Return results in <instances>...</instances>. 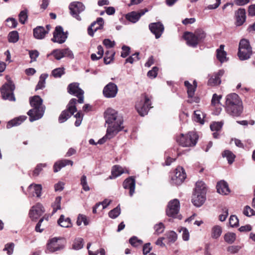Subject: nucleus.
I'll use <instances>...</instances> for the list:
<instances>
[{
    "instance_id": "57",
    "label": "nucleus",
    "mask_w": 255,
    "mask_h": 255,
    "mask_svg": "<svg viewBox=\"0 0 255 255\" xmlns=\"http://www.w3.org/2000/svg\"><path fill=\"white\" fill-rule=\"evenodd\" d=\"M6 25L10 28H15L17 25V22L15 18H8L6 20Z\"/></svg>"
},
{
    "instance_id": "35",
    "label": "nucleus",
    "mask_w": 255,
    "mask_h": 255,
    "mask_svg": "<svg viewBox=\"0 0 255 255\" xmlns=\"http://www.w3.org/2000/svg\"><path fill=\"white\" fill-rule=\"evenodd\" d=\"M142 14H143V13H140L135 11H132L128 13L126 17L129 21L134 23L139 19Z\"/></svg>"
},
{
    "instance_id": "53",
    "label": "nucleus",
    "mask_w": 255,
    "mask_h": 255,
    "mask_svg": "<svg viewBox=\"0 0 255 255\" xmlns=\"http://www.w3.org/2000/svg\"><path fill=\"white\" fill-rule=\"evenodd\" d=\"M158 70L157 67H153L151 70L147 72V76L151 79L155 78L157 75Z\"/></svg>"
},
{
    "instance_id": "7",
    "label": "nucleus",
    "mask_w": 255,
    "mask_h": 255,
    "mask_svg": "<svg viewBox=\"0 0 255 255\" xmlns=\"http://www.w3.org/2000/svg\"><path fill=\"white\" fill-rule=\"evenodd\" d=\"M66 241L64 238L54 237L49 239L46 245V253H52L63 250Z\"/></svg>"
},
{
    "instance_id": "48",
    "label": "nucleus",
    "mask_w": 255,
    "mask_h": 255,
    "mask_svg": "<svg viewBox=\"0 0 255 255\" xmlns=\"http://www.w3.org/2000/svg\"><path fill=\"white\" fill-rule=\"evenodd\" d=\"M82 222H83L85 226L89 224V220L87 219V217L84 215L79 214L77 218L76 224L78 226H80Z\"/></svg>"
},
{
    "instance_id": "5",
    "label": "nucleus",
    "mask_w": 255,
    "mask_h": 255,
    "mask_svg": "<svg viewBox=\"0 0 255 255\" xmlns=\"http://www.w3.org/2000/svg\"><path fill=\"white\" fill-rule=\"evenodd\" d=\"M5 78L7 82L1 87V97L3 100L14 102L15 101L13 93L15 88V85L8 76H6Z\"/></svg>"
},
{
    "instance_id": "16",
    "label": "nucleus",
    "mask_w": 255,
    "mask_h": 255,
    "mask_svg": "<svg viewBox=\"0 0 255 255\" xmlns=\"http://www.w3.org/2000/svg\"><path fill=\"white\" fill-rule=\"evenodd\" d=\"M118 91L117 86L114 83L110 82L104 87L103 93L105 97L112 98L116 96Z\"/></svg>"
},
{
    "instance_id": "12",
    "label": "nucleus",
    "mask_w": 255,
    "mask_h": 255,
    "mask_svg": "<svg viewBox=\"0 0 255 255\" xmlns=\"http://www.w3.org/2000/svg\"><path fill=\"white\" fill-rule=\"evenodd\" d=\"M69 8L72 16L79 21L81 20L79 14L85 10L84 5L81 2L75 1L70 4Z\"/></svg>"
},
{
    "instance_id": "36",
    "label": "nucleus",
    "mask_w": 255,
    "mask_h": 255,
    "mask_svg": "<svg viewBox=\"0 0 255 255\" xmlns=\"http://www.w3.org/2000/svg\"><path fill=\"white\" fill-rule=\"evenodd\" d=\"M115 52L113 50H108L105 53V56L104 58V62L105 64H110L113 61Z\"/></svg>"
},
{
    "instance_id": "56",
    "label": "nucleus",
    "mask_w": 255,
    "mask_h": 255,
    "mask_svg": "<svg viewBox=\"0 0 255 255\" xmlns=\"http://www.w3.org/2000/svg\"><path fill=\"white\" fill-rule=\"evenodd\" d=\"M52 54L57 60H60L62 58L64 57L62 49H55L52 51Z\"/></svg>"
},
{
    "instance_id": "40",
    "label": "nucleus",
    "mask_w": 255,
    "mask_h": 255,
    "mask_svg": "<svg viewBox=\"0 0 255 255\" xmlns=\"http://www.w3.org/2000/svg\"><path fill=\"white\" fill-rule=\"evenodd\" d=\"M8 40L9 42H16L19 40L18 32L16 30L10 32L8 35Z\"/></svg>"
},
{
    "instance_id": "20",
    "label": "nucleus",
    "mask_w": 255,
    "mask_h": 255,
    "mask_svg": "<svg viewBox=\"0 0 255 255\" xmlns=\"http://www.w3.org/2000/svg\"><path fill=\"white\" fill-rule=\"evenodd\" d=\"M104 24V20L102 17H99L96 21L92 22L88 28V33L91 36H93L94 32L98 29H102Z\"/></svg>"
},
{
    "instance_id": "15",
    "label": "nucleus",
    "mask_w": 255,
    "mask_h": 255,
    "mask_svg": "<svg viewBox=\"0 0 255 255\" xmlns=\"http://www.w3.org/2000/svg\"><path fill=\"white\" fill-rule=\"evenodd\" d=\"M51 28L50 24H47L46 27L42 26H37L33 30V34L35 38L37 39H44Z\"/></svg>"
},
{
    "instance_id": "54",
    "label": "nucleus",
    "mask_w": 255,
    "mask_h": 255,
    "mask_svg": "<svg viewBox=\"0 0 255 255\" xmlns=\"http://www.w3.org/2000/svg\"><path fill=\"white\" fill-rule=\"evenodd\" d=\"M139 52H135L134 54L126 59V63H130L132 64L134 61L138 60L139 59Z\"/></svg>"
},
{
    "instance_id": "6",
    "label": "nucleus",
    "mask_w": 255,
    "mask_h": 255,
    "mask_svg": "<svg viewBox=\"0 0 255 255\" xmlns=\"http://www.w3.org/2000/svg\"><path fill=\"white\" fill-rule=\"evenodd\" d=\"M252 54V48L249 41L246 39H241L239 43L238 52L240 60H247L251 57Z\"/></svg>"
},
{
    "instance_id": "31",
    "label": "nucleus",
    "mask_w": 255,
    "mask_h": 255,
    "mask_svg": "<svg viewBox=\"0 0 255 255\" xmlns=\"http://www.w3.org/2000/svg\"><path fill=\"white\" fill-rule=\"evenodd\" d=\"M27 117L25 116H20L15 118L9 121L6 125V128H9L14 126H18L23 123L26 119Z\"/></svg>"
},
{
    "instance_id": "60",
    "label": "nucleus",
    "mask_w": 255,
    "mask_h": 255,
    "mask_svg": "<svg viewBox=\"0 0 255 255\" xmlns=\"http://www.w3.org/2000/svg\"><path fill=\"white\" fill-rule=\"evenodd\" d=\"M164 225L162 223H159L154 226L155 233L159 235L163 232L164 230Z\"/></svg>"
},
{
    "instance_id": "32",
    "label": "nucleus",
    "mask_w": 255,
    "mask_h": 255,
    "mask_svg": "<svg viewBox=\"0 0 255 255\" xmlns=\"http://www.w3.org/2000/svg\"><path fill=\"white\" fill-rule=\"evenodd\" d=\"M207 191V188L205 183L202 181H198L196 183L194 192L198 194H202L206 195Z\"/></svg>"
},
{
    "instance_id": "14",
    "label": "nucleus",
    "mask_w": 255,
    "mask_h": 255,
    "mask_svg": "<svg viewBox=\"0 0 255 255\" xmlns=\"http://www.w3.org/2000/svg\"><path fill=\"white\" fill-rule=\"evenodd\" d=\"M67 38L66 33L63 31V29L61 26H57L53 32V37L51 40L53 42H57L60 44L63 43Z\"/></svg>"
},
{
    "instance_id": "52",
    "label": "nucleus",
    "mask_w": 255,
    "mask_h": 255,
    "mask_svg": "<svg viewBox=\"0 0 255 255\" xmlns=\"http://www.w3.org/2000/svg\"><path fill=\"white\" fill-rule=\"evenodd\" d=\"M46 166V164L45 163L38 164L33 171V175L34 176H37L39 174L40 172L42 170V168Z\"/></svg>"
},
{
    "instance_id": "24",
    "label": "nucleus",
    "mask_w": 255,
    "mask_h": 255,
    "mask_svg": "<svg viewBox=\"0 0 255 255\" xmlns=\"http://www.w3.org/2000/svg\"><path fill=\"white\" fill-rule=\"evenodd\" d=\"M246 12L244 8H240L235 12L236 25L241 26L246 19Z\"/></svg>"
},
{
    "instance_id": "10",
    "label": "nucleus",
    "mask_w": 255,
    "mask_h": 255,
    "mask_svg": "<svg viewBox=\"0 0 255 255\" xmlns=\"http://www.w3.org/2000/svg\"><path fill=\"white\" fill-rule=\"evenodd\" d=\"M186 178V174L184 168L181 166H178L171 174L170 183L173 185H179Z\"/></svg>"
},
{
    "instance_id": "2",
    "label": "nucleus",
    "mask_w": 255,
    "mask_h": 255,
    "mask_svg": "<svg viewBox=\"0 0 255 255\" xmlns=\"http://www.w3.org/2000/svg\"><path fill=\"white\" fill-rule=\"evenodd\" d=\"M43 100L39 96H34L30 99V104L33 108L27 112L29 121L33 122L42 118L44 110L42 107Z\"/></svg>"
},
{
    "instance_id": "26",
    "label": "nucleus",
    "mask_w": 255,
    "mask_h": 255,
    "mask_svg": "<svg viewBox=\"0 0 255 255\" xmlns=\"http://www.w3.org/2000/svg\"><path fill=\"white\" fill-rule=\"evenodd\" d=\"M206 199V195L193 192L192 197V202L195 206L200 207L204 204Z\"/></svg>"
},
{
    "instance_id": "37",
    "label": "nucleus",
    "mask_w": 255,
    "mask_h": 255,
    "mask_svg": "<svg viewBox=\"0 0 255 255\" xmlns=\"http://www.w3.org/2000/svg\"><path fill=\"white\" fill-rule=\"evenodd\" d=\"M222 155L223 157H226L229 164H231L233 163L236 157V155L229 150L224 151Z\"/></svg>"
},
{
    "instance_id": "17",
    "label": "nucleus",
    "mask_w": 255,
    "mask_h": 255,
    "mask_svg": "<svg viewBox=\"0 0 255 255\" xmlns=\"http://www.w3.org/2000/svg\"><path fill=\"white\" fill-rule=\"evenodd\" d=\"M227 113L233 117L240 116L243 110L242 103L225 106Z\"/></svg>"
},
{
    "instance_id": "64",
    "label": "nucleus",
    "mask_w": 255,
    "mask_h": 255,
    "mask_svg": "<svg viewBox=\"0 0 255 255\" xmlns=\"http://www.w3.org/2000/svg\"><path fill=\"white\" fill-rule=\"evenodd\" d=\"M229 224L231 227H236L239 225V220L235 215H231L229 219Z\"/></svg>"
},
{
    "instance_id": "9",
    "label": "nucleus",
    "mask_w": 255,
    "mask_h": 255,
    "mask_svg": "<svg viewBox=\"0 0 255 255\" xmlns=\"http://www.w3.org/2000/svg\"><path fill=\"white\" fill-rule=\"evenodd\" d=\"M141 98L143 101L141 100L139 103L135 105V108L138 114L144 116L146 115L151 107V97L148 96L146 93L141 95Z\"/></svg>"
},
{
    "instance_id": "61",
    "label": "nucleus",
    "mask_w": 255,
    "mask_h": 255,
    "mask_svg": "<svg viewBox=\"0 0 255 255\" xmlns=\"http://www.w3.org/2000/svg\"><path fill=\"white\" fill-rule=\"evenodd\" d=\"M122 50L121 56L123 58H126L130 54V48L128 46L123 45L122 47Z\"/></svg>"
},
{
    "instance_id": "42",
    "label": "nucleus",
    "mask_w": 255,
    "mask_h": 255,
    "mask_svg": "<svg viewBox=\"0 0 255 255\" xmlns=\"http://www.w3.org/2000/svg\"><path fill=\"white\" fill-rule=\"evenodd\" d=\"M129 244L133 247H138L141 246L143 244V241L138 239L136 237L133 236L129 240Z\"/></svg>"
},
{
    "instance_id": "22",
    "label": "nucleus",
    "mask_w": 255,
    "mask_h": 255,
    "mask_svg": "<svg viewBox=\"0 0 255 255\" xmlns=\"http://www.w3.org/2000/svg\"><path fill=\"white\" fill-rule=\"evenodd\" d=\"M123 187L125 189H129V194L132 196L134 193L135 180L134 176H130L123 182Z\"/></svg>"
},
{
    "instance_id": "38",
    "label": "nucleus",
    "mask_w": 255,
    "mask_h": 255,
    "mask_svg": "<svg viewBox=\"0 0 255 255\" xmlns=\"http://www.w3.org/2000/svg\"><path fill=\"white\" fill-rule=\"evenodd\" d=\"M184 86L187 90V94L189 97L192 98L194 96L196 88L191 84L188 81H184Z\"/></svg>"
},
{
    "instance_id": "59",
    "label": "nucleus",
    "mask_w": 255,
    "mask_h": 255,
    "mask_svg": "<svg viewBox=\"0 0 255 255\" xmlns=\"http://www.w3.org/2000/svg\"><path fill=\"white\" fill-rule=\"evenodd\" d=\"M223 124L220 122H215L210 125V128L212 131H218L222 128Z\"/></svg>"
},
{
    "instance_id": "27",
    "label": "nucleus",
    "mask_w": 255,
    "mask_h": 255,
    "mask_svg": "<svg viewBox=\"0 0 255 255\" xmlns=\"http://www.w3.org/2000/svg\"><path fill=\"white\" fill-rule=\"evenodd\" d=\"M73 162L69 159H62L56 161L53 165V171L56 173L61 170V169L67 165L72 166Z\"/></svg>"
},
{
    "instance_id": "23",
    "label": "nucleus",
    "mask_w": 255,
    "mask_h": 255,
    "mask_svg": "<svg viewBox=\"0 0 255 255\" xmlns=\"http://www.w3.org/2000/svg\"><path fill=\"white\" fill-rule=\"evenodd\" d=\"M120 132V130L116 129L114 127H108L107 129L106 134L102 138L100 139L98 141V143L102 144L104 143L107 139H111Z\"/></svg>"
},
{
    "instance_id": "18",
    "label": "nucleus",
    "mask_w": 255,
    "mask_h": 255,
    "mask_svg": "<svg viewBox=\"0 0 255 255\" xmlns=\"http://www.w3.org/2000/svg\"><path fill=\"white\" fill-rule=\"evenodd\" d=\"M44 212L43 206L41 204L38 203L30 210L29 216L31 219L34 221L41 216Z\"/></svg>"
},
{
    "instance_id": "63",
    "label": "nucleus",
    "mask_w": 255,
    "mask_h": 255,
    "mask_svg": "<svg viewBox=\"0 0 255 255\" xmlns=\"http://www.w3.org/2000/svg\"><path fill=\"white\" fill-rule=\"evenodd\" d=\"M29 56L31 58L30 62L36 61V58L38 57L39 53L36 50L29 51Z\"/></svg>"
},
{
    "instance_id": "58",
    "label": "nucleus",
    "mask_w": 255,
    "mask_h": 255,
    "mask_svg": "<svg viewBox=\"0 0 255 255\" xmlns=\"http://www.w3.org/2000/svg\"><path fill=\"white\" fill-rule=\"evenodd\" d=\"M243 213L245 215L250 217L255 215V211L249 206H246L244 208Z\"/></svg>"
},
{
    "instance_id": "4",
    "label": "nucleus",
    "mask_w": 255,
    "mask_h": 255,
    "mask_svg": "<svg viewBox=\"0 0 255 255\" xmlns=\"http://www.w3.org/2000/svg\"><path fill=\"white\" fill-rule=\"evenodd\" d=\"M198 139V135L194 131H189L186 134H181L176 138L177 142L183 147L194 146Z\"/></svg>"
},
{
    "instance_id": "39",
    "label": "nucleus",
    "mask_w": 255,
    "mask_h": 255,
    "mask_svg": "<svg viewBox=\"0 0 255 255\" xmlns=\"http://www.w3.org/2000/svg\"><path fill=\"white\" fill-rule=\"evenodd\" d=\"M47 77L48 74H42L40 75L38 83L36 86L35 90L42 89L45 87V80Z\"/></svg>"
},
{
    "instance_id": "47",
    "label": "nucleus",
    "mask_w": 255,
    "mask_h": 255,
    "mask_svg": "<svg viewBox=\"0 0 255 255\" xmlns=\"http://www.w3.org/2000/svg\"><path fill=\"white\" fill-rule=\"evenodd\" d=\"M222 233V228L219 226H215L212 230V237L215 239L219 238Z\"/></svg>"
},
{
    "instance_id": "1",
    "label": "nucleus",
    "mask_w": 255,
    "mask_h": 255,
    "mask_svg": "<svg viewBox=\"0 0 255 255\" xmlns=\"http://www.w3.org/2000/svg\"><path fill=\"white\" fill-rule=\"evenodd\" d=\"M104 117L106 123L108 125L114 123L112 126H109L108 127H114L116 129L120 130V131L124 130L125 132H128L127 129L122 126L124 120L122 116H119L118 112L112 108H108L104 113Z\"/></svg>"
},
{
    "instance_id": "62",
    "label": "nucleus",
    "mask_w": 255,
    "mask_h": 255,
    "mask_svg": "<svg viewBox=\"0 0 255 255\" xmlns=\"http://www.w3.org/2000/svg\"><path fill=\"white\" fill-rule=\"evenodd\" d=\"M222 98L221 95H218L217 94H214L213 95L211 100V104L214 106H216L217 104H220V101Z\"/></svg>"
},
{
    "instance_id": "3",
    "label": "nucleus",
    "mask_w": 255,
    "mask_h": 255,
    "mask_svg": "<svg viewBox=\"0 0 255 255\" xmlns=\"http://www.w3.org/2000/svg\"><path fill=\"white\" fill-rule=\"evenodd\" d=\"M206 37L205 32L198 29L194 32L186 31L183 35V38L186 41L187 44L192 47H196L200 43L203 42Z\"/></svg>"
},
{
    "instance_id": "29",
    "label": "nucleus",
    "mask_w": 255,
    "mask_h": 255,
    "mask_svg": "<svg viewBox=\"0 0 255 255\" xmlns=\"http://www.w3.org/2000/svg\"><path fill=\"white\" fill-rule=\"evenodd\" d=\"M216 188L217 192L221 194L227 195L230 192L228 183L224 181L218 182Z\"/></svg>"
},
{
    "instance_id": "50",
    "label": "nucleus",
    "mask_w": 255,
    "mask_h": 255,
    "mask_svg": "<svg viewBox=\"0 0 255 255\" xmlns=\"http://www.w3.org/2000/svg\"><path fill=\"white\" fill-rule=\"evenodd\" d=\"M121 213V209L119 206L111 210L109 212V216L112 219H115L119 216Z\"/></svg>"
},
{
    "instance_id": "25",
    "label": "nucleus",
    "mask_w": 255,
    "mask_h": 255,
    "mask_svg": "<svg viewBox=\"0 0 255 255\" xmlns=\"http://www.w3.org/2000/svg\"><path fill=\"white\" fill-rule=\"evenodd\" d=\"M42 186L40 184H31L27 188V194L29 196L33 197L36 195L39 197L41 196Z\"/></svg>"
},
{
    "instance_id": "30",
    "label": "nucleus",
    "mask_w": 255,
    "mask_h": 255,
    "mask_svg": "<svg viewBox=\"0 0 255 255\" xmlns=\"http://www.w3.org/2000/svg\"><path fill=\"white\" fill-rule=\"evenodd\" d=\"M125 172V169L119 165H114L111 170V175L109 176L111 179L116 178Z\"/></svg>"
},
{
    "instance_id": "55",
    "label": "nucleus",
    "mask_w": 255,
    "mask_h": 255,
    "mask_svg": "<svg viewBox=\"0 0 255 255\" xmlns=\"http://www.w3.org/2000/svg\"><path fill=\"white\" fill-rule=\"evenodd\" d=\"M81 184L82 186V188L84 191H88L90 190V187H89L87 182V177L85 175H82L81 177Z\"/></svg>"
},
{
    "instance_id": "49",
    "label": "nucleus",
    "mask_w": 255,
    "mask_h": 255,
    "mask_svg": "<svg viewBox=\"0 0 255 255\" xmlns=\"http://www.w3.org/2000/svg\"><path fill=\"white\" fill-rule=\"evenodd\" d=\"M236 238V234L233 233H228L224 236L225 241L229 244L233 243L235 241Z\"/></svg>"
},
{
    "instance_id": "44",
    "label": "nucleus",
    "mask_w": 255,
    "mask_h": 255,
    "mask_svg": "<svg viewBox=\"0 0 255 255\" xmlns=\"http://www.w3.org/2000/svg\"><path fill=\"white\" fill-rule=\"evenodd\" d=\"M84 240L81 238L76 239L73 244V248L75 250H80L83 247Z\"/></svg>"
},
{
    "instance_id": "28",
    "label": "nucleus",
    "mask_w": 255,
    "mask_h": 255,
    "mask_svg": "<svg viewBox=\"0 0 255 255\" xmlns=\"http://www.w3.org/2000/svg\"><path fill=\"white\" fill-rule=\"evenodd\" d=\"M242 103L239 96L236 93L229 94L226 97V106Z\"/></svg>"
},
{
    "instance_id": "41",
    "label": "nucleus",
    "mask_w": 255,
    "mask_h": 255,
    "mask_svg": "<svg viewBox=\"0 0 255 255\" xmlns=\"http://www.w3.org/2000/svg\"><path fill=\"white\" fill-rule=\"evenodd\" d=\"M165 238L168 240V243H174L177 238L176 233L172 231H169L165 234Z\"/></svg>"
},
{
    "instance_id": "8",
    "label": "nucleus",
    "mask_w": 255,
    "mask_h": 255,
    "mask_svg": "<svg viewBox=\"0 0 255 255\" xmlns=\"http://www.w3.org/2000/svg\"><path fill=\"white\" fill-rule=\"evenodd\" d=\"M76 103V99L72 98L70 100L67 106L66 109L61 112L58 118V121L60 123H63L66 121L74 113L77 112Z\"/></svg>"
},
{
    "instance_id": "19",
    "label": "nucleus",
    "mask_w": 255,
    "mask_h": 255,
    "mask_svg": "<svg viewBox=\"0 0 255 255\" xmlns=\"http://www.w3.org/2000/svg\"><path fill=\"white\" fill-rule=\"evenodd\" d=\"M149 28L150 31L155 35L156 39L160 37L164 29L163 25L160 22L150 23Z\"/></svg>"
},
{
    "instance_id": "11",
    "label": "nucleus",
    "mask_w": 255,
    "mask_h": 255,
    "mask_svg": "<svg viewBox=\"0 0 255 255\" xmlns=\"http://www.w3.org/2000/svg\"><path fill=\"white\" fill-rule=\"evenodd\" d=\"M67 92L72 95H75L78 99L77 102L82 104L84 103V91L79 87V83L73 82L68 85L67 87Z\"/></svg>"
},
{
    "instance_id": "43",
    "label": "nucleus",
    "mask_w": 255,
    "mask_h": 255,
    "mask_svg": "<svg viewBox=\"0 0 255 255\" xmlns=\"http://www.w3.org/2000/svg\"><path fill=\"white\" fill-rule=\"evenodd\" d=\"M28 10L25 9L21 11L18 15L19 21L22 24H24L28 18Z\"/></svg>"
},
{
    "instance_id": "51",
    "label": "nucleus",
    "mask_w": 255,
    "mask_h": 255,
    "mask_svg": "<svg viewBox=\"0 0 255 255\" xmlns=\"http://www.w3.org/2000/svg\"><path fill=\"white\" fill-rule=\"evenodd\" d=\"M14 248V244L13 243H9L5 245V247L3 250V251H6V253L8 255L12 254L13 249Z\"/></svg>"
},
{
    "instance_id": "21",
    "label": "nucleus",
    "mask_w": 255,
    "mask_h": 255,
    "mask_svg": "<svg viewBox=\"0 0 255 255\" xmlns=\"http://www.w3.org/2000/svg\"><path fill=\"white\" fill-rule=\"evenodd\" d=\"M224 74V71L220 70L218 72L211 75L208 80V85L211 86H215L219 85L221 82V77Z\"/></svg>"
},
{
    "instance_id": "46",
    "label": "nucleus",
    "mask_w": 255,
    "mask_h": 255,
    "mask_svg": "<svg viewBox=\"0 0 255 255\" xmlns=\"http://www.w3.org/2000/svg\"><path fill=\"white\" fill-rule=\"evenodd\" d=\"M65 69L63 67L57 68L52 71V75L56 78H60L65 74Z\"/></svg>"
},
{
    "instance_id": "13",
    "label": "nucleus",
    "mask_w": 255,
    "mask_h": 255,
    "mask_svg": "<svg viewBox=\"0 0 255 255\" xmlns=\"http://www.w3.org/2000/svg\"><path fill=\"white\" fill-rule=\"evenodd\" d=\"M180 209V203L178 199H175L169 202L166 209V215L168 217L176 218Z\"/></svg>"
},
{
    "instance_id": "45",
    "label": "nucleus",
    "mask_w": 255,
    "mask_h": 255,
    "mask_svg": "<svg viewBox=\"0 0 255 255\" xmlns=\"http://www.w3.org/2000/svg\"><path fill=\"white\" fill-rule=\"evenodd\" d=\"M61 197L60 196H58L55 198V201L52 205L53 207L52 214H54L58 210L61 209Z\"/></svg>"
},
{
    "instance_id": "34",
    "label": "nucleus",
    "mask_w": 255,
    "mask_h": 255,
    "mask_svg": "<svg viewBox=\"0 0 255 255\" xmlns=\"http://www.w3.org/2000/svg\"><path fill=\"white\" fill-rule=\"evenodd\" d=\"M57 223L59 225L64 228H69L72 225L71 219L69 217L65 218L63 215L60 216Z\"/></svg>"
},
{
    "instance_id": "33",
    "label": "nucleus",
    "mask_w": 255,
    "mask_h": 255,
    "mask_svg": "<svg viewBox=\"0 0 255 255\" xmlns=\"http://www.w3.org/2000/svg\"><path fill=\"white\" fill-rule=\"evenodd\" d=\"M224 45H221L220 48L216 50L217 58L221 63L226 61L227 60V53L224 50Z\"/></svg>"
}]
</instances>
